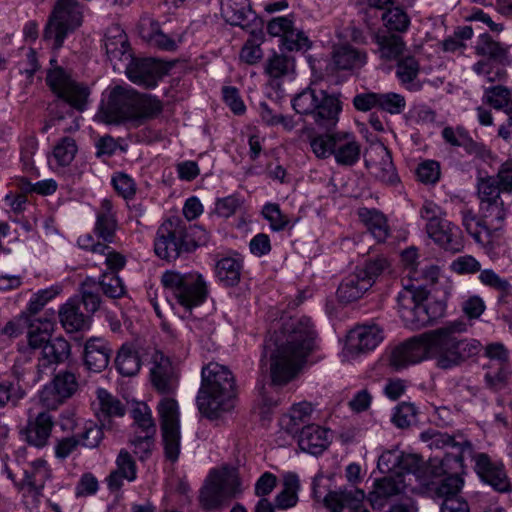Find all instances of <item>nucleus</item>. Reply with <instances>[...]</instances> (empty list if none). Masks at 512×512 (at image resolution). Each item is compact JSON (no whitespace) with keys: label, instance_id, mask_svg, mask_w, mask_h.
I'll list each match as a JSON object with an SVG mask.
<instances>
[{"label":"nucleus","instance_id":"3","mask_svg":"<svg viewBox=\"0 0 512 512\" xmlns=\"http://www.w3.org/2000/svg\"><path fill=\"white\" fill-rule=\"evenodd\" d=\"M235 399L236 385L232 372L216 362L204 366L196 397L199 412L210 420H216L234 408Z\"/></svg>","mask_w":512,"mask_h":512},{"label":"nucleus","instance_id":"25","mask_svg":"<svg viewBox=\"0 0 512 512\" xmlns=\"http://www.w3.org/2000/svg\"><path fill=\"white\" fill-rule=\"evenodd\" d=\"M112 353L113 350L105 339L91 337L84 345V366L91 372H102L108 367Z\"/></svg>","mask_w":512,"mask_h":512},{"label":"nucleus","instance_id":"21","mask_svg":"<svg viewBox=\"0 0 512 512\" xmlns=\"http://www.w3.org/2000/svg\"><path fill=\"white\" fill-rule=\"evenodd\" d=\"M125 72L134 84L154 88L165 74V69L162 63L154 58H131Z\"/></svg>","mask_w":512,"mask_h":512},{"label":"nucleus","instance_id":"39","mask_svg":"<svg viewBox=\"0 0 512 512\" xmlns=\"http://www.w3.org/2000/svg\"><path fill=\"white\" fill-rule=\"evenodd\" d=\"M374 42L377 45L376 53L386 61L398 60L406 48L403 37L390 31L377 32Z\"/></svg>","mask_w":512,"mask_h":512},{"label":"nucleus","instance_id":"7","mask_svg":"<svg viewBox=\"0 0 512 512\" xmlns=\"http://www.w3.org/2000/svg\"><path fill=\"white\" fill-rule=\"evenodd\" d=\"M397 307L404 325L412 330L431 324L445 313L442 302L429 300L425 291L413 286L405 287L398 293Z\"/></svg>","mask_w":512,"mask_h":512},{"label":"nucleus","instance_id":"5","mask_svg":"<svg viewBox=\"0 0 512 512\" xmlns=\"http://www.w3.org/2000/svg\"><path fill=\"white\" fill-rule=\"evenodd\" d=\"M464 471L461 455H445L442 459H430L426 466L427 477L422 485L436 499L444 501L448 497L460 494L464 480L460 476Z\"/></svg>","mask_w":512,"mask_h":512},{"label":"nucleus","instance_id":"56","mask_svg":"<svg viewBox=\"0 0 512 512\" xmlns=\"http://www.w3.org/2000/svg\"><path fill=\"white\" fill-rule=\"evenodd\" d=\"M399 460V470L397 471L396 477L401 478L405 473H411L423 483V479L427 477L426 467L423 468L422 458L416 454L405 453L402 451V457Z\"/></svg>","mask_w":512,"mask_h":512},{"label":"nucleus","instance_id":"36","mask_svg":"<svg viewBox=\"0 0 512 512\" xmlns=\"http://www.w3.org/2000/svg\"><path fill=\"white\" fill-rule=\"evenodd\" d=\"M365 492L354 486L330 491L324 498V505L330 512H342L345 507H355L363 502Z\"/></svg>","mask_w":512,"mask_h":512},{"label":"nucleus","instance_id":"57","mask_svg":"<svg viewBox=\"0 0 512 512\" xmlns=\"http://www.w3.org/2000/svg\"><path fill=\"white\" fill-rule=\"evenodd\" d=\"M485 101L497 110H506L512 105V91L505 86L496 85L484 90Z\"/></svg>","mask_w":512,"mask_h":512},{"label":"nucleus","instance_id":"29","mask_svg":"<svg viewBox=\"0 0 512 512\" xmlns=\"http://www.w3.org/2000/svg\"><path fill=\"white\" fill-rule=\"evenodd\" d=\"M333 156L340 166H353L361 156V145L351 133H335Z\"/></svg>","mask_w":512,"mask_h":512},{"label":"nucleus","instance_id":"38","mask_svg":"<svg viewBox=\"0 0 512 512\" xmlns=\"http://www.w3.org/2000/svg\"><path fill=\"white\" fill-rule=\"evenodd\" d=\"M117 226L113 204L110 199L105 198L101 201L100 208L96 215L94 232L98 238L107 243H111L114 240Z\"/></svg>","mask_w":512,"mask_h":512},{"label":"nucleus","instance_id":"2","mask_svg":"<svg viewBox=\"0 0 512 512\" xmlns=\"http://www.w3.org/2000/svg\"><path fill=\"white\" fill-rule=\"evenodd\" d=\"M465 330L464 322L453 321L424 333L423 339H427L428 358L435 360L438 368L449 370L462 366L479 354L480 343L461 336Z\"/></svg>","mask_w":512,"mask_h":512},{"label":"nucleus","instance_id":"49","mask_svg":"<svg viewBox=\"0 0 512 512\" xmlns=\"http://www.w3.org/2000/svg\"><path fill=\"white\" fill-rule=\"evenodd\" d=\"M479 210L483 217V222L491 233L502 228L507 214L503 199L482 203L479 206Z\"/></svg>","mask_w":512,"mask_h":512},{"label":"nucleus","instance_id":"12","mask_svg":"<svg viewBox=\"0 0 512 512\" xmlns=\"http://www.w3.org/2000/svg\"><path fill=\"white\" fill-rule=\"evenodd\" d=\"M240 492V481L237 476L212 471L201 490L200 502L206 510L220 509L228 505Z\"/></svg>","mask_w":512,"mask_h":512},{"label":"nucleus","instance_id":"6","mask_svg":"<svg viewBox=\"0 0 512 512\" xmlns=\"http://www.w3.org/2000/svg\"><path fill=\"white\" fill-rule=\"evenodd\" d=\"M291 103L297 114L310 117L316 126L325 130L336 126L342 110L341 101L336 95L311 87L297 93Z\"/></svg>","mask_w":512,"mask_h":512},{"label":"nucleus","instance_id":"55","mask_svg":"<svg viewBox=\"0 0 512 512\" xmlns=\"http://www.w3.org/2000/svg\"><path fill=\"white\" fill-rule=\"evenodd\" d=\"M161 430L180 428L178 403L172 398H163L158 404Z\"/></svg>","mask_w":512,"mask_h":512},{"label":"nucleus","instance_id":"48","mask_svg":"<svg viewBox=\"0 0 512 512\" xmlns=\"http://www.w3.org/2000/svg\"><path fill=\"white\" fill-rule=\"evenodd\" d=\"M475 51L477 55L487 56V60L497 61L501 64H511L508 48L496 42L488 34H481L476 42Z\"/></svg>","mask_w":512,"mask_h":512},{"label":"nucleus","instance_id":"26","mask_svg":"<svg viewBox=\"0 0 512 512\" xmlns=\"http://www.w3.org/2000/svg\"><path fill=\"white\" fill-rule=\"evenodd\" d=\"M151 382L161 394H172L176 390L178 381L170 360L162 353L154 355V364L150 371Z\"/></svg>","mask_w":512,"mask_h":512},{"label":"nucleus","instance_id":"9","mask_svg":"<svg viewBox=\"0 0 512 512\" xmlns=\"http://www.w3.org/2000/svg\"><path fill=\"white\" fill-rule=\"evenodd\" d=\"M161 282L175 301L188 311L200 306L208 295L207 284L198 272L166 271Z\"/></svg>","mask_w":512,"mask_h":512},{"label":"nucleus","instance_id":"24","mask_svg":"<svg viewBox=\"0 0 512 512\" xmlns=\"http://www.w3.org/2000/svg\"><path fill=\"white\" fill-rule=\"evenodd\" d=\"M405 484L402 478L391 475L376 479L373 490L368 494V501L374 510H382L390 500L402 494Z\"/></svg>","mask_w":512,"mask_h":512},{"label":"nucleus","instance_id":"17","mask_svg":"<svg viewBox=\"0 0 512 512\" xmlns=\"http://www.w3.org/2000/svg\"><path fill=\"white\" fill-rule=\"evenodd\" d=\"M365 166L375 180L384 185L395 187L400 184V177L394 166L389 149L377 144L368 151Z\"/></svg>","mask_w":512,"mask_h":512},{"label":"nucleus","instance_id":"64","mask_svg":"<svg viewBox=\"0 0 512 512\" xmlns=\"http://www.w3.org/2000/svg\"><path fill=\"white\" fill-rule=\"evenodd\" d=\"M416 407L407 402L400 403L394 410L392 422L398 428H407L416 422Z\"/></svg>","mask_w":512,"mask_h":512},{"label":"nucleus","instance_id":"19","mask_svg":"<svg viewBox=\"0 0 512 512\" xmlns=\"http://www.w3.org/2000/svg\"><path fill=\"white\" fill-rule=\"evenodd\" d=\"M267 32L271 36L281 38L282 51L306 50L310 47V41L303 31H297L293 27V21L287 17H276L268 22Z\"/></svg>","mask_w":512,"mask_h":512},{"label":"nucleus","instance_id":"34","mask_svg":"<svg viewBox=\"0 0 512 512\" xmlns=\"http://www.w3.org/2000/svg\"><path fill=\"white\" fill-rule=\"evenodd\" d=\"M53 426L52 416L48 412H40L28 422L24 430L25 440L32 446L43 448L48 444Z\"/></svg>","mask_w":512,"mask_h":512},{"label":"nucleus","instance_id":"54","mask_svg":"<svg viewBox=\"0 0 512 512\" xmlns=\"http://www.w3.org/2000/svg\"><path fill=\"white\" fill-rule=\"evenodd\" d=\"M104 428L107 427L102 426V423L97 424L93 421H86L81 431L76 434V438L79 444L85 448H97L104 438Z\"/></svg>","mask_w":512,"mask_h":512},{"label":"nucleus","instance_id":"58","mask_svg":"<svg viewBox=\"0 0 512 512\" xmlns=\"http://www.w3.org/2000/svg\"><path fill=\"white\" fill-rule=\"evenodd\" d=\"M99 285L97 280L92 277H87L81 284L82 299L80 300L81 305L83 304L88 313L96 312L101 303L99 295Z\"/></svg>","mask_w":512,"mask_h":512},{"label":"nucleus","instance_id":"37","mask_svg":"<svg viewBox=\"0 0 512 512\" xmlns=\"http://www.w3.org/2000/svg\"><path fill=\"white\" fill-rule=\"evenodd\" d=\"M312 412L311 403L304 401L294 404L289 412L280 418L279 425L287 434L296 436L311 420Z\"/></svg>","mask_w":512,"mask_h":512},{"label":"nucleus","instance_id":"22","mask_svg":"<svg viewBox=\"0 0 512 512\" xmlns=\"http://www.w3.org/2000/svg\"><path fill=\"white\" fill-rule=\"evenodd\" d=\"M221 14L228 24L239 26L250 32L256 39L262 40V23L250 7H239L237 3L228 1L223 4Z\"/></svg>","mask_w":512,"mask_h":512},{"label":"nucleus","instance_id":"59","mask_svg":"<svg viewBox=\"0 0 512 512\" xmlns=\"http://www.w3.org/2000/svg\"><path fill=\"white\" fill-rule=\"evenodd\" d=\"M501 186L498 184L494 176L480 177L477 181V195L480 204L492 202L494 200H502Z\"/></svg>","mask_w":512,"mask_h":512},{"label":"nucleus","instance_id":"63","mask_svg":"<svg viewBox=\"0 0 512 512\" xmlns=\"http://www.w3.org/2000/svg\"><path fill=\"white\" fill-rule=\"evenodd\" d=\"M383 20L385 22L387 31H397V32H405L409 25L410 19L408 15L399 7L388 9L383 14Z\"/></svg>","mask_w":512,"mask_h":512},{"label":"nucleus","instance_id":"62","mask_svg":"<svg viewBox=\"0 0 512 512\" xmlns=\"http://www.w3.org/2000/svg\"><path fill=\"white\" fill-rule=\"evenodd\" d=\"M406 107L405 97L395 92L378 93V109L389 114H401Z\"/></svg>","mask_w":512,"mask_h":512},{"label":"nucleus","instance_id":"47","mask_svg":"<svg viewBox=\"0 0 512 512\" xmlns=\"http://www.w3.org/2000/svg\"><path fill=\"white\" fill-rule=\"evenodd\" d=\"M243 271V261L236 257H224L216 263V277L226 287L239 284Z\"/></svg>","mask_w":512,"mask_h":512},{"label":"nucleus","instance_id":"45","mask_svg":"<svg viewBox=\"0 0 512 512\" xmlns=\"http://www.w3.org/2000/svg\"><path fill=\"white\" fill-rule=\"evenodd\" d=\"M419 72L420 65L414 57L407 56L398 60L396 76L408 91L418 92L422 89V82L418 79Z\"/></svg>","mask_w":512,"mask_h":512},{"label":"nucleus","instance_id":"41","mask_svg":"<svg viewBox=\"0 0 512 512\" xmlns=\"http://www.w3.org/2000/svg\"><path fill=\"white\" fill-rule=\"evenodd\" d=\"M51 471L44 459H37L30 464V468L24 471V477L19 484L21 488H27L35 495L41 494L46 481L50 478Z\"/></svg>","mask_w":512,"mask_h":512},{"label":"nucleus","instance_id":"43","mask_svg":"<svg viewBox=\"0 0 512 512\" xmlns=\"http://www.w3.org/2000/svg\"><path fill=\"white\" fill-rule=\"evenodd\" d=\"M104 48L111 62L131 58L128 37L119 27L108 29L105 34Z\"/></svg>","mask_w":512,"mask_h":512},{"label":"nucleus","instance_id":"16","mask_svg":"<svg viewBox=\"0 0 512 512\" xmlns=\"http://www.w3.org/2000/svg\"><path fill=\"white\" fill-rule=\"evenodd\" d=\"M78 389V380L72 371L61 370L44 386L39 394L41 404L47 409H57Z\"/></svg>","mask_w":512,"mask_h":512},{"label":"nucleus","instance_id":"61","mask_svg":"<svg viewBox=\"0 0 512 512\" xmlns=\"http://www.w3.org/2000/svg\"><path fill=\"white\" fill-rule=\"evenodd\" d=\"M357 269L364 274L365 278H370L371 286H373L380 275L390 271V262L384 256H377L367 260L363 266H359Z\"/></svg>","mask_w":512,"mask_h":512},{"label":"nucleus","instance_id":"32","mask_svg":"<svg viewBox=\"0 0 512 512\" xmlns=\"http://www.w3.org/2000/svg\"><path fill=\"white\" fill-rule=\"evenodd\" d=\"M331 62L336 70L360 69L367 62V54L348 43L339 44L333 47Z\"/></svg>","mask_w":512,"mask_h":512},{"label":"nucleus","instance_id":"42","mask_svg":"<svg viewBox=\"0 0 512 512\" xmlns=\"http://www.w3.org/2000/svg\"><path fill=\"white\" fill-rule=\"evenodd\" d=\"M360 221L378 242H385L390 235L389 225L385 215L374 208H360L358 210Z\"/></svg>","mask_w":512,"mask_h":512},{"label":"nucleus","instance_id":"46","mask_svg":"<svg viewBox=\"0 0 512 512\" xmlns=\"http://www.w3.org/2000/svg\"><path fill=\"white\" fill-rule=\"evenodd\" d=\"M484 367L486 369V384L495 391L503 389L512 373L511 363L509 361L488 358V362Z\"/></svg>","mask_w":512,"mask_h":512},{"label":"nucleus","instance_id":"18","mask_svg":"<svg viewBox=\"0 0 512 512\" xmlns=\"http://www.w3.org/2000/svg\"><path fill=\"white\" fill-rule=\"evenodd\" d=\"M423 337L424 333L392 348L388 358L389 366L398 371L427 359V339Z\"/></svg>","mask_w":512,"mask_h":512},{"label":"nucleus","instance_id":"51","mask_svg":"<svg viewBox=\"0 0 512 512\" xmlns=\"http://www.w3.org/2000/svg\"><path fill=\"white\" fill-rule=\"evenodd\" d=\"M115 364L121 375L134 376L140 370L141 360L136 350L123 345L116 356Z\"/></svg>","mask_w":512,"mask_h":512},{"label":"nucleus","instance_id":"44","mask_svg":"<svg viewBox=\"0 0 512 512\" xmlns=\"http://www.w3.org/2000/svg\"><path fill=\"white\" fill-rule=\"evenodd\" d=\"M461 222L467 233L480 244H487L491 240V232L483 222V217L478 216L471 208L464 206L461 211Z\"/></svg>","mask_w":512,"mask_h":512},{"label":"nucleus","instance_id":"1","mask_svg":"<svg viewBox=\"0 0 512 512\" xmlns=\"http://www.w3.org/2000/svg\"><path fill=\"white\" fill-rule=\"evenodd\" d=\"M317 331L308 317L291 318L282 324L279 333L265 342L270 352V374L274 384L291 381L317 346Z\"/></svg>","mask_w":512,"mask_h":512},{"label":"nucleus","instance_id":"23","mask_svg":"<svg viewBox=\"0 0 512 512\" xmlns=\"http://www.w3.org/2000/svg\"><path fill=\"white\" fill-rule=\"evenodd\" d=\"M441 135L447 144L463 148L468 155L482 160L490 157V150L483 143L473 140L462 126H447L442 130Z\"/></svg>","mask_w":512,"mask_h":512},{"label":"nucleus","instance_id":"30","mask_svg":"<svg viewBox=\"0 0 512 512\" xmlns=\"http://www.w3.org/2000/svg\"><path fill=\"white\" fill-rule=\"evenodd\" d=\"M163 111L162 101L151 94L139 93L135 90L132 106V124L140 126L157 118Z\"/></svg>","mask_w":512,"mask_h":512},{"label":"nucleus","instance_id":"8","mask_svg":"<svg viewBox=\"0 0 512 512\" xmlns=\"http://www.w3.org/2000/svg\"><path fill=\"white\" fill-rule=\"evenodd\" d=\"M420 216L426 222L425 230L440 249L455 254L464 248L461 229L447 219L446 212L432 201H426L420 209Z\"/></svg>","mask_w":512,"mask_h":512},{"label":"nucleus","instance_id":"60","mask_svg":"<svg viewBox=\"0 0 512 512\" xmlns=\"http://www.w3.org/2000/svg\"><path fill=\"white\" fill-rule=\"evenodd\" d=\"M99 290L109 298H120L125 294L122 280L115 273H103L97 280Z\"/></svg>","mask_w":512,"mask_h":512},{"label":"nucleus","instance_id":"27","mask_svg":"<svg viewBox=\"0 0 512 512\" xmlns=\"http://www.w3.org/2000/svg\"><path fill=\"white\" fill-rule=\"evenodd\" d=\"M383 340L382 330L377 325H363L352 329L347 337L346 349L360 353L375 349Z\"/></svg>","mask_w":512,"mask_h":512},{"label":"nucleus","instance_id":"40","mask_svg":"<svg viewBox=\"0 0 512 512\" xmlns=\"http://www.w3.org/2000/svg\"><path fill=\"white\" fill-rule=\"evenodd\" d=\"M58 314L63 328L69 333L89 327V317L81 311L79 299L69 300L61 307Z\"/></svg>","mask_w":512,"mask_h":512},{"label":"nucleus","instance_id":"53","mask_svg":"<svg viewBox=\"0 0 512 512\" xmlns=\"http://www.w3.org/2000/svg\"><path fill=\"white\" fill-rule=\"evenodd\" d=\"M505 65L497 61L480 60L473 65L472 69L477 75L483 76L488 82H502L508 77Z\"/></svg>","mask_w":512,"mask_h":512},{"label":"nucleus","instance_id":"52","mask_svg":"<svg viewBox=\"0 0 512 512\" xmlns=\"http://www.w3.org/2000/svg\"><path fill=\"white\" fill-rule=\"evenodd\" d=\"M432 445L440 449L452 448L456 450L454 455H461L464 458V454L472 453V444L470 441L461 437V440H456L455 436L447 433L437 432L432 436ZM446 455H453V453H447Z\"/></svg>","mask_w":512,"mask_h":512},{"label":"nucleus","instance_id":"13","mask_svg":"<svg viewBox=\"0 0 512 512\" xmlns=\"http://www.w3.org/2000/svg\"><path fill=\"white\" fill-rule=\"evenodd\" d=\"M133 418L130 445L140 460L146 459L155 446L156 424L151 409L145 403H137L132 409Z\"/></svg>","mask_w":512,"mask_h":512},{"label":"nucleus","instance_id":"50","mask_svg":"<svg viewBox=\"0 0 512 512\" xmlns=\"http://www.w3.org/2000/svg\"><path fill=\"white\" fill-rule=\"evenodd\" d=\"M295 61L294 58L282 53L274 52L266 60L264 71L274 79H279L288 76L294 72Z\"/></svg>","mask_w":512,"mask_h":512},{"label":"nucleus","instance_id":"14","mask_svg":"<svg viewBox=\"0 0 512 512\" xmlns=\"http://www.w3.org/2000/svg\"><path fill=\"white\" fill-rule=\"evenodd\" d=\"M46 82L64 103L69 104L78 111L86 109L90 95L89 88L74 80L66 70L61 67L49 70Z\"/></svg>","mask_w":512,"mask_h":512},{"label":"nucleus","instance_id":"11","mask_svg":"<svg viewBox=\"0 0 512 512\" xmlns=\"http://www.w3.org/2000/svg\"><path fill=\"white\" fill-rule=\"evenodd\" d=\"M134 92L130 86L108 87L102 93L96 118L106 124L131 123Z\"/></svg>","mask_w":512,"mask_h":512},{"label":"nucleus","instance_id":"35","mask_svg":"<svg viewBox=\"0 0 512 512\" xmlns=\"http://www.w3.org/2000/svg\"><path fill=\"white\" fill-rule=\"evenodd\" d=\"M98 411L97 418L102 426L112 428V418L123 417L126 413L125 404L105 389L97 390Z\"/></svg>","mask_w":512,"mask_h":512},{"label":"nucleus","instance_id":"33","mask_svg":"<svg viewBox=\"0 0 512 512\" xmlns=\"http://www.w3.org/2000/svg\"><path fill=\"white\" fill-rule=\"evenodd\" d=\"M371 287L370 278H365L356 268L342 280L337 296L340 302L351 303L362 298Z\"/></svg>","mask_w":512,"mask_h":512},{"label":"nucleus","instance_id":"10","mask_svg":"<svg viewBox=\"0 0 512 512\" xmlns=\"http://www.w3.org/2000/svg\"><path fill=\"white\" fill-rule=\"evenodd\" d=\"M83 7L78 0H57L44 30V38L59 49L67 35L81 26Z\"/></svg>","mask_w":512,"mask_h":512},{"label":"nucleus","instance_id":"28","mask_svg":"<svg viewBox=\"0 0 512 512\" xmlns=\"http://www.w3.org/2000/svg\"><path fill=\"white\" fill-rule=\"evenodd\" d=\"M55 312L45 313L43 318L30 320L29 331L27 334L30 354L37 356L44 345L51 339V334L55 326Z\"/></svg>","mask_w":512,"mask_h":512},{"label":"nucleus","instance_id":"31","mask_svg":"<svg viewBox=\"0 0 512 512\" xmlns=\"http://www.w3.org/2000/svg\"><path fill=\"white\" fill-rule=\"evenodd\" d=\"M298 434L299 447L312 455L322 454L330 444L329 430L319 425H306Z\"/></svg>","mask_w":512,"mask_h":512},{"label":"nucleus","instance_id":"15","mask_svg":"<svg viewBox=\"0 0 512 512\" xmlns=\"http://www.w3.org/2000/svg\"><path fill=\"white\" fill-rule=\"evenodd\" d=\"M474 470L480 480L500 493L510 492L512 485L505 466L500 460H493L487 453H471Z\"/></svg>","mask_w":512,"mask_h":512},{"label":"nucleus","instance_id":"4","mask_svg":"<svg viewBox=\"0 0 512 512\" xmlns=\"http://www.w3.org/2000/svg\"><path fill=\"white\" fill-rule=\"evenodd\" d=\"M207 241L206 230L198 226H187L186 222L180 218L172 217L157 229L154 251L159 258L172 262L184 253L194 251Z\"/></svg>","mask_w":512,"mask_h":512},{"label":"nucleus","instance_id":"20","mask_svg":"<svg viewBox=\"0 0 512 512\" xmlns=\"http://www.w3.org/2000/svg\"><path fill=\"white\" fill-rule=\"evenodd\" d=\"M71 346L63 337L50 339L36 356L38 363L35 366L33 382L40 381L54 365L64 362L70 356Z\"/></svg>","mask_w":512,"mask_h":512}]
</instances>
